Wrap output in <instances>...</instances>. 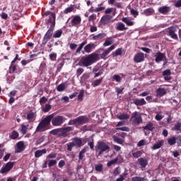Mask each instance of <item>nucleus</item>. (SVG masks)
I'll return each instance as SVG.
<instances>
[{
  "label": "nucleus",
  "mask_w": 181,
  "mask_h": 181,
  "mask_svg": "<svg viewBox=\"0 0 181 181\" xmlns=\"http://www.w3.org/2000/svg\"><path fill=\"white\" fill-rule=\"evenodd\" d=\"M107 36V34L105 33H99L96 35H93L92 39L93 40H101L102 39H104Z\"/></svg>",
  "instance_id": "25"
},
{
  "label": "nucleus",
  "mask_w": 181,
  "mask_h": 181,
  "mask_svg": "<svg viewBox=\"0 0 181 181\" xmlns=\"http://www.w3.org/2000/svg\"><path fill=\"white\" fill-rule=\"evenodd\" d=\"M113 141L114 142H115L116 144H119V145H122L124 144V140L121 138H119L117 136H113Z\"/></svg>",
  "instance_id": "31"
},
{
  "label": "nucleus",
  "mask_w": 181,
  "mask_h": 181,
  "mask_svg": "<svg viewBox=\"0 0 181 181\" xmlns=\"http://www.w3.org/2000/svg\"><path fill=\"white\" fill-rule=\"evenodd\" d=\"M10 73L12 74V73H15L16 71V65L11 64V65L9 67Z\"/></svg>",
  "instance_id": "52"
},
{
  "label": "nucleus",
  "mask_w": 181,
  "mask_h": 181,
  "mask_svg": "<svg viewBox=\"0 0 181 181\" xmlns=\"http://www.w3.org/2000/svg\"><path fill=\"white\" fill-rule=\"evenodd\" d=\"M145 60V55L142 52L137 53L134 58L135 63H141Z\"/></svg>",
  "instance_id": "13"
},
{
  "label": "nucleus",
  "mask_w": 181,
  "mask_h": 181,
  "mask_svg": "<svg viewBox=\"0 0 181 181\" xmlns=\"http://www.w3.org/2000/svg\"><path fill=\"white\" fill-rule=\"evenodd\" d=\"M137 162L141 168H145L146 166H148V160H146V158H140L138 159Z\"/></svg>",
  "instance_id": "18"
},
{
  "label": "nucleus",
  "mask_w": 181,
  "mask_h": 181,
  "mask_svg": "<svg viewBox=\"0 0 181 181\" xmlns=\"http://www.w3.org/2000/svg\"><path fill=\"white\" fill-rule=\"evenodd\" d=\"M83 97H84V90H81L78 95V100H79V101H82Z\"/></svg>",
  "instance_id": "61"
},
{
  "label": "nucleus",
  "mask_w": 181,
  "mask_h": 181,
  "mask_svg": "<svg viewBox=\"0 0 181 181\" xmlns=\"http://www.w3.org/2000/svg\"><path fill=\"white\" fill-rule=\"evenodd\" d=\"M175 32H176V29H175V28L173 27H170L169 29L168 33L170 37H172V39H174V40H178L177 34L175 33Z\"/></svg>",
  "instance_id": "15"
},
{
  "label": "nucleus",
  "mask_w": 181,
  "mask_h": 181,
  "mask_svg": "<svg viewBox=\"0 0 181 181\" xmlns=\"http://www.w3.org/2000/svg\"><path fill=\"white\" fill-rule=\"evenodd\" d=\"M87 122H88V117L86 116H79L76 119L69 120L68 125L78 127V125H83V124H87Z\"/></svg>",
  "instance_id": "4"
},
{
  "label": "nucleus",
  "mask_w": 181,
  "mask_h": 181,
  "mask_svg": "<svg viewBox=\"0 0 181 181\" xmlns=\"http://www.w3.org/2000/svg\"><path fill=\"white\" fill-rule=\"evenodd\" d=\"M28 126H25L24 124L21 125V134H23V135H25L26 134V131H28Z\"/></svg>",
  "instance_id": "51"
},
{
  "label": "nucleus",
  "mask_w": 181,
  "mask_h": 181,
  "mask_svg": "<svg viewBox=\"0 0 181 181\" xmlns=\"http://www.w3.org/2000/svg\"><path fill=\"white\" fill-rule=\"evenodd\" d=\"M118 162V158H116L109 162H107V166H112V165H115V163H117Z\"/></svg>",
  "instance_id": "48"
},
{
  "label": "nucleus",
  "mask_w": 181,
  "mask_h": 181,
  "mask_svg": "<svg viewBox=\"0 0 181 181\" xmlns=\"http://www.w3.org/2000/svg\"><path fill=\"white\" fill-rule=\"evenodd\" d=\"M134 104H135V105L142 106L146 104V101L144 98H141V99L136 98L134 100Z\"/></svg>",
  "instance_id": "22"
},
{
  "label": "nucleus",
  "mask_w": 181,
  "mask_h": 181,
  "mask_svg": "<svg viewBox=\"0 0 181 181\" xmlns=\"http://www.w3.org/2000/svg\"><path fill=\"white\" fill-rule=\"evenodd\" d=\"M74 146H76V144H74V142H70L67 144V151H69V152H71L73 148H74Z\"/></svg>",
  "instance_id": "44"
},
{
  "label": "nucleus",
  "mask_w": 181,
  "mask_h": 181,
  "mask_svg": "<svg viewBox=\"0 0 181 181\" xmlns=\"http://www.w3.org/2000/svg\"><path fill=\"white\" fill-rule=\"evenodd\" d=\"M153 123L151 122H149L146 124V126L144 127V129H146L147 131H153Z\"/></svg>",
  "instance_id": "32"
},
{
  "label": "nucleus",
  "mask_w": 181,
  "mask_h": 181,
  "mask_svg": "<svg viewBox=\"0 0 181 181\" xmlns=\"http://www.w3.org/2000/svg\"><path fill=\"white\" fill-rule=\"evenodd\" d=\"M115 49V45H111L107 49H105L103 52L100 54V58L103 60H107L108 59V54Z\"/></svg>",
  "instance_id": "12"
},
{
  "label": "nucleus",
  "mask_w": 181,
  "mask_h": 181,
  "mask_svg": "<svg viewBox=\"0 0 181 181\" xmlns=\"http://www.w3.org/2000/svg\"><path fill=\"white\" fill-rule=\"evenodd\" d=\"M169 11H170V7L166 6H161L158 8V12H160V13H162V15H167Z\"/></svg>",
  "instance_id": "20"
},
{
  "label": "nucleus",
  "mask_w": 181,
  "mask_h": 181,
  "mask_svg": "<svg viewBox=\"0 0 181 181\" xmlns=\"http://www.w3.org/2000/svg\"><path fill=\"white\" fill-rule=\"evenodd\" d=\"M122 21L124 23H126L127 26H134V21L127 17H123Z\"/></svg>",
  "instance_id": "26"
},
{
  "label": "nucleus",
  "mask_w": 181,
  "mask_h": 181,
  "mask_svg": "<svg viewBox=\"0 0 181 181\" xmlns=\"http://www.w3.org/2000/svg\"><path fill=\"white\" fill-rule=\"evenodd\" d=\"M144 145H146V140L145 139L140 140L137 144V146L139 147L144 146Z\"/></svg>",
  "instance_id": "55"
},
{
  "label": "nucleus",
  "mask_w": 181,
  "mask_h": 181,
  "mask_svg": "<svg viewBox=\"0 0 181 181\" xmlns=\"http://www.w3.org/2000/svg\"><path fill=\"white\" fill-rule=\"evenodd\" d=\"M73 11H74V7L71 6V7H68L66 8L64 11V13L67 14V13H70L71 12H73Z\"/></svg>",
  "instance_id": "54"
},
{
  "label": "nucleus",
  "mask_w": 181,
  "mask_h": 181,
  "mask_svg": "<svg viewBox=\"0 0 181 181\" xmlns=\"http://www.w3.org/2000/svg\"><path fill=\"white\" fill-rule=\"evenodd\" d=\"M65 89H66V85H64V83L59 84L57 88V91H59V92L64 91Z\"/></svg>",
  "instance_id": "45"
},
{
  "label": "nucleus",
  "mask_w": 181,
  "mask_h": 181,
  "mask_svg": "<svg viewBox=\"0 0 181 181\" xmlns=\"http://www.w3.org/2000/svg\"><path fill=\"white\" fill-rule=\"evenodd\" d=\"M17 148L16 150V153H21L25 151V143L23 141H18L16 144Z\"/></svg>",
  "instance_id": "14"
},
{
  "label": "nucleus",
  "mask_w": 181,
  "mask_h": 181,
  "mask_svg": "<svg viewBox=\"0 0 181 181\" xmlns=\"http://www.w3.org/2000/svg\"><path fill=\"white\" fill-rule=\"evenodd\" d=\"M122 78L118 74H115L112 77V81H116V83H121Z\"/></svg>",
  "instance_id": "35"
},
{
  "label": "nucleus",
  "mask_w": 181,
  "mask_h": 181,
  "mask_svg": "<svg viewBox=\"0 0 181 181\" xmlns=\"http://www.w3.org/2000/svg\"><path fill=\"white\" fill-rule=\"evenodd\" d=\"M155 11L152 8H146V10L144 11V15L146 16H151L152 13H154Z\"/></svg>",
  "instance_id": "30"
},
{
  "label": "nucleus",
  "mask_w": 181,
  "mask_h": 181,
  "mask_svg": "<svg viewBox=\"0 0 181 181\" xmlns=\"http://www.w3.org/2000/svg\"><path fill=\"white\" fill-rule=\"evenodd\" d=\"M131 121L135 125H139L142 122V116L138 113V112H134L132 115Z\"/></svg>",
  "instance_id": "8"
},
{
  "label": "nucleus",
  "mask_w": 181,
  "mask_h": 181,
  "mask_svg": "<svg viewBox=\"0 0 181 181\" xmlns=\"http://www.w3.org/2000/svg\"><path fill=\"white\" fill-rule=\"evenodd\" d=\"M164 144L163 140H158L156 144H153L151 149L156 151V149H160Z\"/></svg>",
  "instance_id": "19"
},
{
  "label": "nucleus",
  "mask_w": 181,
  "mask_h": 181,
  "mask_svg": "<svg viewBox=\"0 0 181 181\" xmlns=\"http://www.w3.org/2000/svg\"><path fill=\"white\" fill-rule=\"evenodd\" d=\"M112 43H114V41L112 40V37H109L107 40L105 41V42L103 43V46L105 47H107V46H111Z\"/></svg>",
  "instance_id": "37"
},
{
  "label": "nucleus",
  "mask_w": 181,
  "mask_h": 181,
  "mask_svg": "<svg viewBox=\"0 0 181 181\" xmlns=\"http://www.w3.org/2000/svg\"><path fill=\"white\" fill-rule=\"evenodd\" d=\"M66 117L60 115L54 117V114L47 115L45 118L40 121L37 125L35 132H43L46 130V127L50 125V122L53 127H62L64 122H66Z\"/></svg>",
  "instance_id": "1"
},
{
  "label": "nucleus",
  "mask_w": 181,
  "mask_h": 181,
  "mask_svg": "<svg viewBox=\"0 0 181 181\" xmlns=\"http://www.w3.org/2000/svg\"><path fill=\"white\" fill-rule=\"evenodd\" d=\"M142 155V152L140 151H138L136 152L132 153V156L134 158H139Z\"/></svg>",
  "instance_id": "57"
},
{
  "label": "nucleus",
  "mask_w": 181,
  "mask_h": 181,
  "mask_svg": "<svg viewBox=\"0 0 181 181\" xmlns=\"http://www.w3.org/2000/svg\"><path fill=\"white\" fill-rule=\"evenodd\" d=\"M126 177H127V173H124L119 175V178H117L116 181H124L125 180Z\"/></svg>",
  "instance_id": "49"
},
{
  "label": "nucleus",
  "mask_w": 181,
  "mask_h": 181,
  "mask_svg": "<svg viewBox=\"0 0 181 181\" xmlns=\"http://www.w3.org/2000/svg\"><path fill=\"white\" fill-rule=\"evenodd\" d=\"M115 15V8H107L105 11V13H106V15H108V13H114Z\"/></svg>",
  "instance_id": "46"
},
{
  "label": "nucleus",
  "mask_w": 181,
  "mask_h": 181,
  "mask_svg": "<svg viewBox=\"0 0 181 181\" xmlns=\"http://www.w3.org/2000/svg\"><path fill=\"white\" fill-rule=\"evenodd\" d=\"M45 22L47 26L50 25V27L47 31L45 36L50 39L53 35V30H54V26H56V22H54V16H52L49 19H46Z\"/></svg>",
  "instance_id": "3"
},
{
  "label": "nucleus",
  "mask_w": 181,
  "mask_h": 181,
  "mask_svg": "<svg viewBox=\"0 0 181 181\" xmlns=\"http://www.w3.org/2000/svg\"><path fill=\"white\" fill-rule=\"evenodd\" d=\"M42 111H43V112H49V111H50V110H52V105L49 104H45V106L42 107Z\"/></svg>",
  "instance_id": "36"
},
{
  "label": "nucleus",
  "mask_w": 181,
  "mask_h": 181,
  "mask_svg": "<svg viewBox=\"0 0 181 181\" xmlns=\"http://www.w3.org/2000/svg\"><path fill=\"white\" fill-rule=\"evenodd\" d=\"M175 131H181V123H177L174 126Z\"/></svg>",
  "instance_id": "63"
},
{
  "label": "nucleus",
  "mask_w": 181,
  "mask_h": 181,
  "mask_svg": "<svg viewBox=\"0 0 181 181\" xmlns=\"http://www.w3.org/2000/svg\"><path fill=\"white\" fill-rule=\"evenodd\" d=\"M63 35V30L59 29L56 31H54L53 34L54 39H59V37H62V35Z\"/></svg>",
  "instance_id": "27"
},
{
  "label": "nucleus",
  "mask_w": 181,
  "mask_h": 181,
  "mask_svg": "<svg viewBox=\"0 0 181 181\" xmlns=\"http://www.w3.org/2000/svg\"><path fill=\"white\" fill-rule=\"evenodd\" d=\"M59 132H60V128L52 129L50 132V134H52V135H57V134H59Z\"/></svg>",
  "instance_id": "62"
},
{
  "label": "nucleus",
  "mask_w": 181,
  "mask_h": 181,
  "mask_svg": "<svg viewBox=\"0 0 181 181\" xmlns=\"http://www.w3.org/2000/svg\"><path fill=\"white\" fill-rule=\"evenodd\" d=\"M47 151L46 149L37 150L35 152V158H40V156L45 155Z\"/></svg>",
  "instance_id": "24"
},
{
  "label": "nucleus",
  "mask_w": 181,
  "mask_h": 181,
  "mask_svg": "<svg viewBox=\"0 0 181 181\" xmlns=\"http://www.w3.org/2000/svg\"><path fill=\"white\" fill-rule=\"evenodd\" d=\"M99 60L100 54L96 53H92L86 57H83L79 63L81 66H83V67H88V66L94 64L95 62H98Z\"/></svg>",
  "instance_id": "2"
},
{
  "label": "nucleus",
  "mask_w": 181,
  "mask_h": 181,
  "mask_svg": "<svg viewBox=\"0 0 181 181\" xmlns=\"http://www.w3.org/2000/svg\"><path fill=\"white\" fill-rule=\"evenodd\" d=\"M158 97H163L166 94V89L165 88H158L156 90Z\"/></svg>",
  "instance_id": "23"
},
{
  "label": "nucleus",
  "mask_w": 181,
  "mask_h": 181,
  "mask_svg": "<svg viewBox=\"0 0 181 181\" xmlns=\"http://www.w3.org/2000/svg\"><path fill=\"white\" fill-rule=\"evenodd\" d=\"M172 73L170 72V69H166L165 71H163V76H170Z\"/></svg>",
  "instance_id": "64"
},
{
  "label": "nucleus",
  "mask_w": 181,
  "mask_h": 181,
  "mask_svg": "<svg viewBox=\"0 0 181 181\" xmlns=\"http://www.w3.org/2000/svg\"><path fill=\"white\" fill-rule=\"evenodd\" d=\"M57 163V160H49L48 163V167L52 168V166H54Z\"/></svg>",
  "instance_id": "53"
},
{
  "label": "nucleus",
  "mask_w": 181,
  "mask_h": 181,
  "mask_svg": "<svg viewBox=\"0 0 181 181\" xmlns=\"http://www.w3.org/2000/svg\"><path fill=\"white\" fill-rule=\"evenodd\" d=\"M95 151L97 152L99 151L98 156H101L104 152H108V151H110V146H108V144L104 141H98L95 146Z\"/></svg>",
  "instance_id": "5"
},
{
  "label": "nucleus",
  "mask_w": 181,
  "mask_h": 181,
  "mask_svg": "<svg viewBox=\"0 0 181 181\" xmlns=\"http://www.w3.org/2000/svg\"><path fill=\"white\" fill-rule=\"evenodd\" d=\"M122 54V48H119L115 50V52H112V57H117V56H121Z\"/></svg>",
  "instance_id": "38"
},
{
  "label": "nucleus",
  "mask_w": 181,
  "mask_h": 181,
  "mask_svg": "<svg viewBox=\"0 0 181 181\" xmlns=\"http://www.w3.org/2000/svg\"><path fill=\"white\" fill-rule=\"evenodd\" d=\"M81 23V17L80 16H74L69 23V28H78Z\"/></svg>",
  "instance_id": "6"
},
{
  "label": "nucleus",
  "mask_w": 181,
  "mask_h": 181,
  "mask_svg": "<svg viewBox=\"0 0 181 181\" xmlns=\"http://www.w3.org/2000/svg\"><path fill=\"white\" fill-rule=\"evenodd\" d=\"M115 16V13H112V15L106 14L100 18V23L103 25V26H106V25H108L110 22H111V20L112 18Z\"/></svg>",
  "instance_id": "7"
},
{
  "label": "nucleus",
  "mask_w": 181,
  "mask_h": 181,
  "mask_svg": "<svg viewBox=\"0 0 181 181\" xmlns=\"http://www.w3.org/2000/svg\"><path fill=\"white\" fill-rule=\"evenodd\" d=\"M57 156L56 153H51L47 156V159H54Z\"/></svg>",
  "instance_id": "58"
},
{
  "label": "nucleus",
  "mask_w": 181,
  "mask_h": 181,
  "mask_svg": "<svg viewBox=\"0 0 181 181\" xmlns=\"http://www.w3.org/2000/svg\"><path fill=\"white\" fill-rule=\"evenodd\" d=\"M49 59L52 62H56V59H57V54L52 52L49 54Z\"/></svg>",
  "instance_id": "47"
},
{
  "label": "nucleus",
  "mask_w": 181,
  "mask_h": 181,
  "mask_svg": "<svg viewBox=\"0 0 181 181\" xmlns=\"http://www.w3.org/2000/svg\"><path fill=\"white\" fill-rule=\"evenodd\" d=\"M103 77L100 78L98 79L95 80L93 83H92V86L93 87H98V86H100V84H101V83H103Z\"/></svg>",
  "instance_id": "33"
},
{
  "label": "nucleus",
  "mask_w": 181,
  "mask_h": 181,
  "mask_svg": "<svg viewBox=\"0 0 181 181\" xmlns=\"http://www.w3.org/2000/svg\"><path fill=\"white\" fill-rule=\"evenodd\" d=\"M124 88H118V87H116L115 88V91L117 94V95H119V94H122V91H124Z\"/></svg>",
  "instance_id": "60"
},
{
  "label": "nucleus",
  "mask_w": 181,
  "mask_h": 181,
  "mask_svg": "<svg viewBox=\"0 0 181 181\" xmlns=\"http://www.w3.org/2000/svg\"><path fill=\"white\" fill-rule=\"evenodd\" d=\"M117 117L118 119H128V118H129V115H128V114L127 113H122V114L117 115Z\"/></svg>",
  "instance_id": "40"
},
{
  "label": "nucleus",
  "mask_w": 181,
  "mask_h": 181,
  "mask_svg": "<svg viewBox=\"0 0 181 181\" xmlns=\"http://www.w3.org/2000/svg\"><path fill=\"white\" fill-rule=\"evenodd\" d=\"M86 45H87V42H83L82 43H81L76 51V54H81V50H83V48L84 47V46H86Z\"/></svg>",
  "instance_id": "28"
},
{
  "label": "nucleus",
  "mask_w": 181,
  "mask_h": 181,
  "mask_svg": "<svg viewBox=\"0 0 181 181\" xmlns=\"http://www.w3.org/2000/svg\"><path fill=\"white\" fill-rule=\"evenodd\" d=\"M73 130V127H62L59 128V136L60 138H66L69 135V132H71V131Z\"/></svg>",
  "instance_id": "10"
},
{
  "label": "nucleus",
  "mask_w": 181,
  "mask_h": 181,
  "mask_svg": "<svg viewBox=\"0 0 181 181\" xmlns=\"http://www.w3.org/2000/svg\"><path fill=\"white\" fill-rule=\"evenodd\" d=\"M72 140L74 141V144H75V146H81V145H83V141L81 140V139L76 137L74 138Z\"/></svg>",
  "instance_id": "29"
},
{
  "label": "nucleus",
  "mask_w": 181,
  "mask_h": 181,
  "mask_svg": "<svg viewBox=\"0 0 181 181\" xmlns=\"http://www.w3.org/2000/svg\"><path fill=\"white\" fill-rule=\"evenodd\" d=\"M132 181H148V178L143 177H139V176H136V177H133L132 178Z\"/></svg>",
  "instance_id": "39"
},
{
  "label": "nucleus",
  "mask_w": 181,
  "mask_h": 181,
  "mask_svg": "<svg viewBox=\"0 0 181 181\" xmlns=\"http://www.w3.org/2000/svg\"><path fill=\"white\" fill-rule=\"evenodd\" d=\"M119 173H121V168L117 167L115 169L114 172H113V175L115 176H118V175H119Z\"/></svg>",
  "instance_id": "56"
},
{
  "label": "nucleus",
  "mask_w": 181,
  "mask_h": 181,
  "mask_svg": "<svg viewBox=\"0 0 181 181\" xmlns=\"http://www.w3.org/2000/svg\"><path fill=\"white\" fill-rule=\"evenodd\" d=\"M27 119L28 122H34L36 119V113L34 112H30L27 114Z\"/></svg>",
  "instance_id": "17"
},
{
  "label": "nucleus",
  "mask_w": 181,
  "mask_h": 181,
  "mask_svg": "<svg viewBox=\"0 0 181 181\" xmlns=\"http://www.w3.org/2000/svg\"><path fill=\"white\" fill-rule=\"evenodd\" d=\"M95 19H97V15L93 13L89 16L88 21L93 22V21H95Z\"/></svg>",
  "instance_id": "59"
},
{
  "label": "nucleus",
  "mask_w": 181,
  "mask_h": 181,
  "mask_svg": "<svg viewBox=\"0 0 181 181\" xmlns=\"http://www.w3.org/2000/svg\"><path fill=\"white\" fill-rule=\"evenodd\" d=\"M13 165H15V163L13 162L7 163L1 168L0 173H8V172H10L12 170V168H13Z\"/></svg>",
  "instance_id": "11"
},
{
  "label": "nucleus",
  "mask_w": 181,
  "mask_h": 181,
  "mask_svg": "<svg viewBox=\"0 0 181 181\" xmlns=\"http://www.w3.org/2000/svg\"><path fill=\"white\" fill-rule=\"evenodd\" d=\"M177 139L175 136H173L168 139V144L170 145V146H173V145H175L176 144Z\"/></svg>",
  "instance_id": "41"
},
{
  "label": "nucleus",
  "mask_w": 181,
  "mask_h": 181,
  "mask_svg": "<svg viewBox=\"0 0 181 181\" xmlns=\"http://www.w3.org/2000/svg\"><path fill=\"white\" fill-rule=\"evenodd\" d=\"M154 57H156L155 62L156 63H160V62H163L165 60L164 62V65L166 64V55H165L164 53H162L160 52H157L156 53L154 54Z\"/></svg>",
  "instance_id": "9"
},
{
  "label": "nucleus",
  "mask_w": 181,
  "mask_h": 181,
  "mask_svg": "<svg viewBox=\"0 0 181 181\" xmlns=\"http://www.w3.org/2000/svg\"><path fill=\"white\" fill-rule=\"evenodd\" d=\"M9 138L11 139H17V138H19V132L16 131H13L11 134L9 135Z\"/></svg>",
  "instance_id": "34"
},
{
  "label": "nucleus",
  "mask_w": 181,
  "mask_h": 181,
  "mask_svg": "<svg viewBox=\"0 0 181 181\" xmlns=\"http://www.w3.org/2000/svg\"><path fill=\"white\" fill-rule=\"evenodd\" d=\"M95 44L90 42L88 45H86L84 47V50L86 52V53H91V50H93V49H95Z\"/></svg>",
  "instance_id": "16"
},
{
  "label": "nucleus",
  "mask_w": 181,
  "mask_h": 181,
  "mask_svg": "<svg viewBox=\"0 0 181 181\" xmlns=\"http://www.w3.org/2000/svg\"><path fill=\"white\" fill-rule=\"evenodd\" d=\"M115 29L117 30H119L120 32H122L124 30H128V28L125 27V24H124L122 23H117L116 24Z\"/></svg>",
  "instance_id": "21"
},
{
  "label": "nucleus",
  "mask_w": 181,
  "mask_h": 181,
  "mask_svg": "<svg viewBox=\"0 0 181 181\" xmlns=\"http://www.w3.org/2000/svg\"><path fill=\"white\" fill-rule=\"evenodd\" d=\"M45 16H49L48 18L47 19H50V18H52V16H54V22H56V14L54 13L50 12V11H46L45 13Z\"/></svg>",
  "instance_id": "42"
},
{
  "label": "nucleus",
  "mask_w": 181,
  "mask_h": 181,
  "mask_svg": "<svg viewBox=\"0 0 181 181\" xmlns=\"http://www.w3.org/2000/svg\"><path fill=\"white\" fill-rule=\"evenodd\" d=\"M95 169L96 170V172H103V164H99V165H95Z\"/></svg>",
  "instance_id": "50"
},
{
  "label": "nucleus",
  "mask_w": 181,
  "mask_h": 181,
  "mask_svg": "<svg viewBox=\"0 0 181 181\" xmlns=\"http://www.w3.org/2000/svg\"><path fill=\"white\" fill-rule=\"evenodd\" d=\"M45 136H42L39 137V138L36 140L35 145H36V146L40 145V144L43 143V142L45 141Z\"/></svg>",
  "instance_id": "43"
}]
</instances>
